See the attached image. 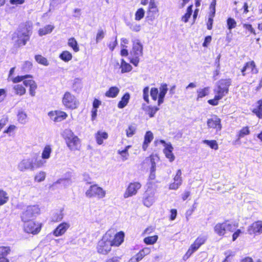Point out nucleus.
<instances>
[{
  "label": "nucleus",
  "instance_id": "f257e3e1",
  "mask_svg": "<svg viewBox=\"0 0 262 262\" xmlns=\"http://www.w3.org/2000/svg\"><path fill=\"white\" fill-rule=\"evenodd\" d=\"M238 224L228 223L227 221L216 223L214 227V233L221 238L228 237L230 236L229 232H233L232 235V241H235L237 238L242 234L243 231L238 229Z\"/></svg>",
  "mask_w": 262,
  "mask_h": 262
},
{
  "label": "nucleus",
  "instance_id": "f03ea898",
  "mask_svg": "<svg viewBox=\"0 0 262 262\" xmlns=\"http://www.w3.org/2000/svg\"><path fill=\"white\" fill-rule=\"evenodd\" d=\"M231 82V79L230 78L219 80L216 82L215 87L213 90L215 95L213 98L207 101L208 104L212 106L217 105L219 104V101L228 94Z\"/></svg>",
  "mask_w": 262,
  "mask_h": 262
},
{
  "label": "nucleus",
  "instance_id": "7ed1b4c3",
  "mask_svg": "<svg viewBox=\"0 0 262 262\" xmlns=\"http://www.w3.org/2000/svg\"><path fill=\"white\" fill-rule=\"evenodd\" d=\"M32 34L31 27L27 24H23L12 36V39L14 40L15 45L20 47L26 45L30 40Z\"/></svg>",
  "mask_w": 262,
  "mask_h": 262
},
{
  "label": "nucleus",
  "instance_id": "20e7f679",
  "mask_svg": "<svg viewBox=\"0 0 262 262\" xmlns=\"http://www.w3.org/2000/svg\"><path fill=\"white\" fill-rule=\"evenodd\" d=\"M62 137L70 150L76 151L80 149L81 140L71 129H65L62 134Z\"/></svg>",
  "mask_w": 262,
  "mask_h": 262
},
{
  "label": "nucleus",
  "instance_id": "39448f33",
  "mask_svg": "<svg viewBox=\"0 0 262 262\" xmlns=\"http://www.w3.org/2000/svg\"><path fill=\"white\" fill-rule=\"evenodd\" d=\"M167 91V85L166 83L161 84L159 88V93L158 88H151L150 91L151 97L154 101L158 100V105H160L164 102V98Z\"/></svg>",
  "mask_w": 262,
  "mask_h": 262
},
{
  "label": "nucleus",
  "instance_id": "423d86ee",
  "mask_svg": "<svg viewBox=\"0 0 262 262\" xmlns=\"http://www.w3.org/2000/svg\"><path fill=\"white\" fill-rule=\"evenodd\" d=\"M62 103L66 109L71 110L77 109L79 105V102L76 96L69 91L64 93Z\"/></svg>",
  "mask_w": 262,
  "mask_h": 262
},
{
  "label": "nucleus",
  "instance_id": "0eeeda50",
  "mask_svg": "<svg viewBox=\"0 0 262 262\" xmlns=\"http://www.w3.org/2000/svg\"><path fill=\"white\" fill-rule=\"evenodd\" d=\"M207 239V237L205 235L199 236L184 255L183 259L184 260L188 259L194 252L197 251L201 246L206 243Z\"/></svg>",
  "mask_w": 262,
  "mask_h": 262
},
{
  "label": "nucleus",
  "instance_id": "6e6552de",
  "mask_svg": "<svg viewBox=\"0 0 262 262\" xmlns=\"http://www.w3.org/2000/svg\"><path fill=\"white\" fill-rule=\"evenodd\" d=\"M40 213V210L38 205H29L22 212L21 220L24 223L31 221V219L36 217Z\"/></svg>",
  "mask_w": 262,
  "mask_h": 262
},
{
  "label": "nucleus",
  "instance_id": "1a4fd4ad",
  "mask_svg": "<svg viewBox=\"0 0 262 262\" xmlns=\"http://www.w3.org/2000/svg\"><path fill=\"white\" fill-rule=\"evenodd\" d=\"M107 237L109 236L105 233L98 242L96 249L100 254L107 255L112 250V246Z\"/></svg>",
  "mask_w": 262,
  "mask_h": 262
},
{
  "label": "nucleus",
  "instance_id": "9d476101",
  "mask_svg": "<svg viewBox=\"0 0 262 262\" xmlns=\"http://www.w3.org/2000/svg\"><path fill=\"white\" fill-rule=\"evenodd\" d=\"M106 194L105 191L97 184H93L90 186L85 192V195L88 198H103Z\"/></svg>",
  "mask_w": 262,
  "mask_h": 262
},
{
  "label": "nucleus",
  "instance_id": "9b49d317",
  "mask_svg": "<svg viewBox=\"0 0 262 262\" xmlns=\"http://www.w3.org/2000/svg\"><path fill=\"white\" fill-rule=\"evenodd\" d=\"M242 75L246 77H252V75L258 73V69L254 60L246 62L241 69Z\"/></svg>",
  "mask_w": 262,
  "mask_h": 262
},
{
  "label": "nucleus",
  "instance_id": "f8f14e48",
  "mask_svg": "<svg viewBox=\"0 0 262 262\" xmlns=\"http://www.w3.org/2000/svg\"><path fill=\"white\" fill-rule=\"evenodd\" d=\"M42 227V223L31 220L24 222V230L27 233L36 235L40 232Z\"/></svg>",
  "mask_w": 262,
  "mask_h": 262
},
{
  "label": "nucleus",
  "instance_id": "ddd939ff",
  "mask_svg": "<svg viewBox=\"0 0 262 262\" xmlns=\"http://www.w3.org/2000/svg\"><path fill=\"white\" fill-rule=\"evenodd\" d=\"M155 190L152 188H148L143 193L142 201L143 205L149 207L152 205L155 200Z\"/></svg>",
  "mask_w": 262,
  "mask_h": 262
},
{
  "label": "nucleus",
  "instance_id": "4468645a",
  "mask_svg": "<svg viewBox=\"0 0 262 262\" xmlns=\"http://www.w3.org/2000/svg\"><path fill=\"white\" fill-rule=\"evenodd\" d=\"M105 234L106 235L110 236L107 237L108 239H110L109 241H110L112 247H119L124 242L125 234L124 232L122 231L117 232L114 235L108 232H106Z\"/></svg>",
  "mask_w": 262,
  "mask_h": 262
},
{
  "label": "nucleus",
  "instance_id": "2eb2a0df",
  "mask_svg": "<svg viewBox=\"0 0 262 262\" xmlns=\"http://www.w3.org/2000/svg\"><path fill=\"white\" fill-rule=\"evenodd\" d=\"M141 184L139 182H133L129 183L123 194L124 198H128L136 195L141 188Z\"/></svg>",
  "mask_w": 262,
  "mask_h": 262
},
{
  "label": "nucleus",
  "instance_id": "dca6fc26",
  "mask_svg": "<svg viewBox=\"0 0 262 262\" xmlns=\"http://www.w3.org/2000/svg\"><path fill=\"white\" fill-rule=\"evenodd\" d=\"M208 128L215 129L216 132L220 131L222 128L221 119L216 115H213L207 120Z\"/></svg>",
  "mask_w": 262,
  "mask_h": 262
},
{
  "label": "nucleus",
  "instance_id": "f3484780",
  "mask_svg": "<svg viewBox=\"0 0 262 262\" xmlns=\"http://www.w3.org/2000/svg\"><path fill=\"white\" fill-rule=\"evenodd\" d=\"M248 234L255 236L262 233V221H256L252 223L248 228Z\"/></svg>",
  "mask_w": 262,
  "mask_h": 262
},
{
  "label": "nucleus",
  "instance_id": "a211bd4d",
  "mask_svg": "<svg viewBox=\"0 0 262 262\" xmlns=\"http://www.w3.org/2000/svg\"><path fill=\"white\" fill-rule=\"evenodd\" d=\"M182 171L181 169H178L173 177V182L169 184L168 188L170 190H177L182 184Z\"/></svg>",
  "mask_w": 262,
  "mask_h": 262
},
{
  "label": "nucleus",
  "instance_id": "6ab92c4d",
  "mask_svg": "<svg viewBox=\"0 0 262 262\" xmlns=\"http://www.w3.org/2000/svg\"><path fill=\"white\" fill-rule=\"evenodd\" d=\"M48 115L54 122H60L68 117V114L65 112L58 110L51 111L49 112Z\"/></svg>",
  "mask_w": 262,
  "mask_h": 262
},
{
  "label": "nucleus",
  "instance_id": "aec40b11",
  "mask_svg": "<svg viewBox=\"0 0 262 262\" xmlns=\"http://www.w3.org/2000/svg\"><path fill=\"white\" fill-rule=\"evenodd\" d=\"M148 162L150 164V173L149 178L150 180H154L156 178L155 172L156 169V164L153 155H150L149 157H147L142 162V165H144L147 164Z\"/></svg>",
  "mask_w": 262,
  "mask_h": 262
},
{
  "label": "nucleus",
  "instance_id": "412c9836",
  "mask_svg": "<svg viewBox=\"0 0 262 262\" xmlns=\"http://www.w3.org/2000/svg\"><path fill=\"white\" fill-rule=\"evenodd\" d=\"M159 9L157 7L155 0H150L147 11V17L152 20L158 14Z\"/></svg>",
  "mask_w": 262,
  "mask_h": 262
},
{
  "label": "nucleus",
  "instance_id": "4be33fe9",
  "mask_svg": "<svg viewBox=\"0 0 262 262\" xmlns=\"http://www.w3.org/2000/svg\"><path fill=\"white\" fill-rule=\"evenodd\" d=\"M70 225L67 222H62L59 224L53 231V234L56 236H60L63 235L70 228Z\"/></svg>",
  "mask_w": 262,
  "mask_h": 262
},
{
  "label": "nucleus",
  "instance_id": "5701e85b",
  "mask_svg": "<svg viewBox=\"0 0 262 262\" xmlns=\"http://www.w3.org/2000/svg\"><path fill=\"white\" fill-rule=\"evenodd\" d=\"M173 150V148L170 143L166 144V146L163 149V152L166 158H167L170 162H173L175 159V156L172 152Z\"/></svg>",
  "mask_w": 262,
  "mask_h": 262
},
{
  "label": "nucleus",
  "instance_id": "b1692460",
  "mask_svg": "<svg viewBox=\"0 0 262 262\" xmlns=\"http://www.w3.org/2000/svg\"><path fill=\"white\" fill-rule=\"evenodd\" d=\"M154 139V135L149 130L147 131L144 137V141L142 144V149L145 151L147 150L149 144Z\"/></svg>",
  "mask_w": 262,
  "mask_h": 262
},
{
  "label": "nucleus",
  "instance_id": "393cba45",
  "mask_svg": "<svg viewBox=\"0 0 262 262\" xmlns=\"http://www.w3.org/2000/svg\"><path fill=\"white\" fill-rule=\"evenodd\" d=\"M151 252L150 249L148 247H144L140 250L134 256L136 260L139 262L146 255L149 254Z\"/></svg>",
  "mask_w": 262,
  "mask_h": 262
},
{
  "label": "nucleus",
  "instance_id": "a878e982",
  "mask_svg": "<svg viewBox=\"0 0 262 262\" xmlns=\"http://www.w3.org/2000/svg\"><path fill=\"white\" fill-rule=\"evenodd\" d=\"M143 47L141 44L138 42L134 43L132 50L130 52L132 56H141L142 55Z\"/></svg>",
  "mask_w": 262,
  "mask_h": 262
},
{
  "label": "nucleus",
  "instance_id": "bb28decb",
  "mask_svg": "<svg viewBox=\"0 0 262 262\" xmlns=\"http://www.w3.org/2000/svg\"><path fill=\"white\" fill-rule=\"evenodd\" d=\"M119 89L116 86L110 87L107 91H106L104 94L105 96L108 98H115L117 96L119 93Z\"/></svg>",
  "mask_w": 262,
  "mask_h": 262
},
{
  "label": "nucleus",
  "instance_id": "cd10ccee",
  "mask_svg": "<svg viewBox=\"0 0 262 262\" xmlns=\"http://www.w3.org/2000/svg\"><path fill=\"white\" fill-rule=\"evenodd\" d=\"M108 134L105 132L98 131L95 134V139L96 142L99 145H101L103 143V140L108 138Z\"/></svg>",
  "mask_w": 262,
  "mask_h": 262
},
{
  "label": "nucleus",
  "instance_id": "c85d7f7f",
  "mask_svg": "<svg viewBox=\"0 0 262 262\" xmlns=\"http://www.w3.org/2000/svg\"><path fill=\"white\" fill-rule=\"evenodd\" d=\"M257 105L252 110V112L259 119H262V98L256 102Z\"/></svg>",
  "mask_w": 262,
  "mask_h": 262
},
{
  "label": "nucleus",
  "instance_id": "c756f323",
  "mask_svg": "<svg viewBox=\"0 0 262 262\" xmlns=\"http://www.w3.org/2000/svg\"><path fill=\"white\" fill-rule=\"evenodd\" d=\"M130 95L128 93H125L121 98V100L119 101L117 106L119 108H123L125 107L129 100Z\"/></svg>",
  "mask_w": 262,
  "mask_h": 262
},
{
  "label": "nucleus",
  "instance_id": "7c9ffc66",
  "mask_svg": "<svg viewBox=\"0 0 262 262\" xmlns=\"http://www.w3.org/2000/svg\"><path fill=\"white\" fill-rule=\"evenodd\" d=\"M250 134V130L249 127L248 126L243 127L238 132L236 135L237 140H239L243 138L246 136L249 135Z\"/></svg>",
  "mask_w": 262,
  "mask_h": 262
},
{
  "label": "nucleus",
  "instance_id": "2f4dec72",
  "mask_svg": "<svg viewBox=\"0 0 262 262\" xmlns=\"http://www.w3.org/2000/svg\"><path fill=\"white\" fill-rule=\"evenodd\" d=\"M13 89L14 91V93L16 95L23 96L26 93V90L25 88L21 84H16L13 86Z\"/></svg>",
  "mask_w": 262,
  "mask_h": 262
},
{
  "label": "nucleus",
  "instance_id": "473e14b6",
  "mask_svg": "<svg viewBox=\"0 0 262 262\" xmlns=\"http://www.w3.org/2000/svg\"><path fill=\"white\" fill-rule=\"evenodd\" d=\"M31 161L28 160H23L19 164V168L21 171L30 169L32 170Z\"/></svg>",
  "mask_w": 262,
  "mask_h": 262
},
{
  "label": "nucleus",
  "instance_id": "72a5a7b5",
  "mask_svg": "<svg viewBox=\"0 0 262 262\" xmlns=\"http://www.w3.org/2000/svg\"><path fill=\"white\" fill-rule=\"evenodd\" d=\"M210 89L209 87H205L197 91L196 100H199L200 99L205 97L209 95Z\"/></svg>",
  "mask_w": 262,
  "mask_h": 262
},
{
  "label": "nucleus",
  "instance_id": "f704fd0d",
  "mask_svg": "<svg viewBox=\"0 0 262 262\" xmlns=\"http://www.w3.org/2000/svg\"><path fill=\"white\" fill-rule=\"evenodd\" d=\"M120 68L122 73L129 72L132 70V66L126 62L123 59H122L121 60Z\"/></svg>",
  "mask_w": 262,
  "mask_h": 262
},
{
  "label": "nucleus",
  "instance_id": "c9c22d12",
  "mask_svg": "<svg viewBox=\"0 0 262 262\" xmlns=\"http://www.w3.org/2000/svg\"><path fill=\"white\" fill-rule=\"evenodd\" d=\"M192 5H189L186 10V12L181 17V20L184 23L188 22L192 13Z\"/></svg>",
  "mask_w": 262,
  "mask_h": 262
},
{
  "label": "nucleus",
  "instance_id": "e433bc0d",
  "mask_svg": "<svg viewBox=\"0 0 262 262\" xmlns=\"http://www.w3.org/2000/svg\"><path fill=\"white\" fill-rule=\"evenodd\" d=\"M130 147L131 145H127L123 150L118 151V154L120 155L122 161H124L128 159L129 157L128 150Z\"/></svg>",
  "mask_w": 262,
  "mask_h": 262
},
{
  "label": "nucleus",
  "instance_id": "4c0bfd02",
  "mask_svg": "<svg viewBox=\"0 0 262 262\" xmlns=\"http://www.w3.org/2000/svg\"><path fill=\"white\" fill-rule=\"evenodd\" d=\"M159 108L156 106H148L145 110L146 114L148 115L150 118L153 117L156 112L159 111Z\"/></svg>",
  "mask_w": 262,
  "mask_h": 262
},
{
  "label": "nucleus",
  "instance_id": "58836bf2",
  "mask_svg": "<svg viewBox=\"0 0 262 262\" xmlns=\"http://www.w3.org/2000/svg\"><path fill=\"white\" fill-rule=\"evenodd\" d=\"M52 152V148L50 145H47L44 147L42 154L41 158L43 160L48 159L50 157Z\"/></svg>",
  "mask_w": 262,
  "mask_h": 262
},
{
  "label": "nucleus",
  "instance_id": "ea45409f",
  "mask_svg": "<svg viewBox=\"0 0 262 262\" xmlns=\"http://www.w3.org/2000/svg\"><path fill=\"white\" fill-rule=\"evenodd\" d=\"M54 28V26L52 25H47L43 28L39 29L38 31L39 35L40 36H43L50 33L53 31Z\"/></svg>",
  "mask_w": 262,
  "mask_h": 262
},
{
  "label": "nucleus",
  "instance_id": "a19ab883",
  "mask_svg": "<svg viewBox=\"0 0 262 262\" xmlns=\"http://www.w3.org/2000/svg\"><path fill=\"white\" fill-rule=\"evenodd\" d=\"M158 239V236L154 235L152 236H149L145 237L143 239L144 243L147 245H150L155 244Z\"/></svg>",
  "mask_w": 262,
  "mask_h": 262
},
{
  "label": "nucleus",
  "instance_id": "79ce46f5",
  "mask_svg": "<svg viewBox=\"0 0 262 262\" xmlns=\"http://www.w3.org/2000/svg\"><path fill=\"white\" fill-rule=\"evenodd\" d=\"M36 61L40 64L48 66L49 64L48 59L40 54L36 55L34 57Z\"/></svg>",
  "mask_w": 262,
  "mask_h": 262
},
{
  "label": "nucleus",
  "instance_id": "37998d69",
  "mask_svg": "<svg viewBox=\"0 0 262 262\" xmlns=\"http://www.w3.org/2000/svg\"><path fill=\"white\" fill-rule=\"evenodd\" d=\"M68 45L75 52H77L79 51V48L78 43L74 37H71L68 39Z\"/></svg>",
  "mask_w": 262,
  "mask_h": 262
},
{
  "label": "nucleus",
  "instance_id": "c03bdc74",
  "mask_svg": "<svg viewBox=\"0 0 262 262\" xmlns=\"http://www.w3.org/2000/svg\"><path fill=\"white\" fill-rule=\"evenodd\" d=\"M45 163V161L36 158L34 162L31 161L32 170L42 167Z\"/></svg>",
  "mask_w": 262,
  "mask_h": 262
},
{
  "label": "nucleus",
  "instance_id": "a18cd8bd",
  "mask_svg": "<svg viewBox=\"0 0 262 262\" xmlns=\"http://www.w3.org/2000/svg\"><path fill=\"white\" fill-rule=\"evenodd\" d=\"M203 143L208 145L210 148L214 150H217L219 145L217 141L215 140H204Z\"/></svg>",
  "mask_w": 262,
  "mask_h": 262
},
{
  "label": "nucleus",
  "instance_id": "49530a36",
  "mask_svg": "<svg viewBox=\"0 0 262 262\" xmlns=\"http://www.w3.org/2000/svg\"><path fill=\"white\" fill-rule=\"evenodd\" d=\"M72 57V54L68 51H64L62 52L59 55L60 58L65 62H68L71 60Z\"/></svg>",
  "mask_w": 262,
  "mask_h": 262
},
{
  "label": "nucleus",
  "instance_id": "de8ad7c7",
  "mask_svg": "<svg viewBox=\"0 0 262 262\" xmlns=\"http://www.w3.org/2000/svg\"><path fill=\"white\" fill-rule=\"evenodd\" d=\"M137 127L135 124H131L129 125L126 129V135L127 137H133L136 133Z\"/></svg>",
  "mask_w": 262,
  "mask_h": 262
},
{
  "label": "nucleus",
  "instance_id": "09e8293b",
  "mask_svg": "<svg viewBox=\"0 0 262 262\" xmlns=\"http://www.w3.org/2000/svg\"><path fill=\"white\" fill-rule=\"evenodd\" d=\"M8 200L9 196L7 193L5 191L0 189V206L6 204Z\"/></svg>",
  "mask_w": 262,
  "mask_h": 262
},
{
  "label": "nucleus",
  "instance_id": "8fccbe9b",
  "mask_svg": "<svg viewBox=\"0 0 262 262\" xmlns=\"http://www.w3.org/2000/svg\"><path fill=\"white\" fill-rule=\"evenodd\" d=\"M105 31L103 30L101 28H100L98 30L96 37H95V41L96 43L99 42L100 41H101L105 37Z\"/></svg>",
  "mask_w": 262,
  "mask_h": 262
},
{
  "label": "nucleus",
  "instance_id": "3c124183",
  "mask_svg": "<svg viewBox=\"0 0 262 262\" xmlns=\"http://www.w3.org/2000/svg\"><path fill=\"white\" fill-rule=\"evenodd\" d=\"M11 251V249L9 246H0V257L7 256Z\"/></svg>",
  "mask_w": 262,
  "mask_h": 262
},
{
  "label": "nucleus",
  "instance_id": "603ef678",
  "mask_svg": "<svg viewBox=\"0 0 262 262\" xmlns=\"http://www.w3.org/2000/svg\"><path fill=\"white\" fill-rule=\"evenodd\" d=\"M28 78H32V75H25L22 76H17L16 77L13 78L11 81L13 83H17L21 81H24L25 79H27Z\"/></svg>",
  "mask_w": 262,
  "mask_h": 262
},
{
  "label": "nucleus",
  "instance_id": "864d4df0",
  "mask_svg": "<svg viewBox=\"0 0 262 262\" xmlns=\"http://www.w3.org/2000/svg\"><path fill=\"white\" fill-rule=\"evenodd\" d=\"M145 14V11L142 8H140L138 9L136 13H135V19L136 20H140L141 19H142Z\"/></svg>",
  "mask_w": 262,
  "mask_h": 262
},
{
  "label": "nucleus",
  "instance_id": "5fc2aeb1",
  "mask_svg": "<svg viewBox=\"0 0 262 262\" xmlns=\"http://www.w3.org/2000/svg\"><path fill=\"white\" fill-rule=\"evenodd\" d=\"M46 178V173L43 171H40L34 177V180L37 182H40L45 180Z\"/></svg>",
  "mask_w": 262,
  "mask_h": 262
},
{
  "label": "nucleus",
  "instance_id": "6e6d98bb",
  "mask_svg": "<svg viewBox=\"0 0 262 262\" xmlns=\"http://www.w3.org/2000/svg\"><path fill=\"white\" fill-rule=\"evenodd\" d=\"M243 28L247 31H248L250 34L256 35V33L255 29L253 28L251 24H243Z\"/></svg>",
  "mask_w": 262,
  "mask_h": 262
},
{
  "label": "nucleus",
  "instance_id": "4d7b16f0",
  "mask_svg": "<svg viewBox=\"0 0 262 262\" xmlns=\"http://www.w3.org/2000/svg\"><path fill=\"white\" fill-rule=\"evenodd\" d=\"M227 24L228 29L229 30L233 29L236 26V23L235 20L231 17H229L227 19Z\"/></svg>",
  "mask_w": 262,
  "mask_h": 262
},
{
  "label": "nucleus",
  "instance_id": "13d9d810",
  "mask_svg": "<svg viewBox=\"0 0 262 262\" xmlns=\"http://www.w3.org/2000/svg\"><path fill=\"white\" fill-rule=\"evenodd\" d=\"M63 217V214L61 212L55 213L52 217V222H59L61 221Z\"/></svg>",
  "mask_w": 262,
  "mask_h": 262
},
{
  "label": "nucleus",
  "instance_id": "bf43d9fd",
  "mask_svg": "<svg viewBox=\"0 0 262 262\" xmlns=\"http://www.w3.org/2000/svg\"><path fill=\"white\" fill-rule=\"evenodd\" d=\"M148 93L149 88L148 86H146L143 90V98L147 103H149V102Z\"/></svg>",
  "mask_w": 262,
  "mask_h": 262
},
{
  "label": "nucleus",
  "instance_id": "052dcab7",
  "mask_svg": "<svg viewBox=\"0 0 262 262\" xmlns=\"http://www.w3.org/2000/svg\"><path fill=\"white\" fill-rule=\"evenodd\" d=\"M29 87L30 95L32 97L35 96V93H36L35 91L37 88V84L36 83V82H35L34 84H33L32 85H31V86H30Z\"/></svg>",
  "mask_w": 262,
  "mask_h": 262
},
{
  "label": "nucleus",
  "instance_id": "680f3d73",
  "mask_svg": "<svg viewBox=\"0 0 262 262\" xmlns=\"http://www.w3.org/2000/svg\"><path fill=\"white\" fill-rule=\"evenodd\" d=\"M214 15H209V18L208 20V22L207 23V29L209 30H211L212 28V25L213 21V17Z\"/></svg>",
  "mask_w": 262,
  "mask_h": 262
},
{
  "label": "nucleus",
  "instance_id": "e2e57ef3",
  "mask_svg": "<svg viewBox=\"0 0 262 262\" xmlns=\"http://www.w3.org/2000/svg\"><path fill=\"white\" fill-rule=\"evenodd\" d=\"M215 6H216V0H212V2L210 5V12L209 14L215 15Z\"/></svg>",
  "mask_w": 262,
  "mask_h": 262
},
{
  "label": "nucleus",
  "instance_id": "0e129e2a",
  "mask_svg": "<svg viewBox=\"0 0 262 262\" xmlns=\"http://www.w3.org/2000/svg\"><path fill=\"white\" fill-rule=\"evenodd\" d=\"M191 195V192L189 190H185L183 193L181 194V199L182 201H185L188 200Z\"/></svg>",
  "mask_w": 262,
  "mask_h": 262
},
{
  "label": "nucleus",
  "instance_id": "69168bd1",
  "mask_svg": "<svg viewBox=\"0 0 262 262\" xmlns=\"http://www.w3.org/2000/svg\"><path fill=\"white\" fill-rule=\"evenodd\" d=\"M32 78L33 77L32 76V78L25 79L23 81L24 85L28 87L34 84L35 82L34 80H33Z\"/></svg>",
  "mask_w": 262,
  "mask_h": 262
},
{
  "label": "nucleus",
  "instance_id": "338daca9",
  "mask_svg": "<svg viewBox=\"0 0 262 262\" xmlns=\"http://www.w3.org/2000/svg\"><path fill=\"white\" fill-rule=\"evenodd\" d=\"M212 40V37L210 35H208L205 37L204 41L202 44L203 47L207 48L210 43Z\"/></svg>",
  "mask_w": 262,
  "mask_h": 262
},
{
  "label": "nucleus",
  "instance_id": "774afa93",
  "mask_svg": "<svg viewBox=\"0 0 262 262\" xmlns=\"http://www.w3.org/2000/svg\"><path fill=\"white\" fill-rule=\"evenodd\" d=\"M121 256H116L107 258L105 262H119Z\"/></svg>",
  "mask_w": 262,
  "mask_h": 262
}]
</instances>
